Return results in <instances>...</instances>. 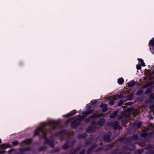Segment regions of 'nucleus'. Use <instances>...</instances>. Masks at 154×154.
Here are the masks:
<instances>
[{
  "label": "nucleus",
  "instance_id": "f257e3e1",
  "mask_svg": "<svg viewBox=\"0 0 154 154\" xmlns=\"http://www.w3.org/2000/svg\"><path fill=\"white\" fill-rule=\"evenodd\" d=\"M41 132L43 137H44V143L46 144L49 145L50 147L53 148L54 146V141L53 139H49L48 138L46 137L48 134V132L46 129L44 130L43 129L41 128H37L36 130L34 131V134H33V137L37 136H40V133Z\"/></svg>",
  "mask_w": 154,
  "mask_h": 154
},
{
  "label": "nucleus",
  "instance_id": "f03ea898",
  "mask_svg": "<svg viewBox=\"0 0 154 154\" xmlns=\"http://www.w3.org/2000/svg\"><path fill=\"white\" fill-rule=\"evenodd\" d=\"M75 143V141L72 140L71 142L69 140H66L62 147V149L64 150H67L69 147H72Z\"/></svg>",
  "mask_w": 154,
  "mask_h": 154
},
{
  "label": "nucleus",
  "instance_id": "7ed1b4c3",
  "mask_svg": "<svg viewBox=\"0 0 154 154\" xmlns=\"http://www.w3.org/2000/svg\"><path fill=\"white\" fill-rule=\"evenodd\" d=\"M81 124L80 122L78 121L76 119L71 123V127L73 129H75L78 127Z\"/></svg>",
  "mask_w": 154,
  "mask_h": 154
},
{
  "label": "nucleus",
  "instance_id": "20e7f679",
  "mask_svg": "<svg viewBox=\"0 0 154 154\" xmlns=\"http://www.w3.org/2000/svg\"><path fill=\"white\" fill-rule=\"evenodd\" d=\"M111 135L112 134L111 133L109 134H105L103 138V140L106 143L111 142V140L110 138V137Z\"/></svg>",
  "mask_w": 154,
  "mask_h": 154
},
{
  "label": "nucleus",
  "instance_id": "39448f33",
  "mask_svg": "<svg viewBox=\"0 0 154 154\" xmlns=\"http://www.w3.org/2000/svg\"><path fill=\"white\" fill-rule=\"evenodd\" d=\"M122 149L126 151L130 150L133 151L135 149V146L134 144H131L129 146H124L123 147Z\"/></svg>",
  "mask_w": 154,
  "mask_h": 154
},
{
  "label": "nucleus",
  "instance_id": "423d86ee",
  "mask_svg": "<svg viewBox=\"0 0 154 154\" xmlns=\"http://www.w3.org/2000/svg\"><path fill=\"white\" fill-rule=\"evenodd\" d=\"M110 126L113 127L114 130H116L119 128V125L118 121H115L110 123Z\"/></svg>",
  "mask_w": 154,
  "mask_h": 154
},
{
  "label": "nucleus",
  "instance_id": "0eeeda50",
  "mask_svg": "<svg viewBox=\"0 0 154 154\" xmlns=\"http://www.w3.org/2000/svg\"><path fill=\"white\" fill-rule=\"evenodd\" d=\"M31 141L29 139H26L22 141L20 144V146H23L25 145H29L30 144Z\"/></svg>",
  "mask_w": 154,
  "mask_h": 154
},
{
  "label": "nucleus",
  "instance_id": "6e6552de",
  "mask_svg": "<svg viewBox=\"0 0 154 154\" xmlns=\"http://www.w3.org/2000/svg\"><path fill=\"white\" fill-rule=\"evenodd\" d=\"M107 106V105L106 103H101L100 105V108H103L102 112H106L108 110V108Z\"/></svg>",
  "mask_w": 154,
  "mask_h": 154
},
{
  "label": "nucleus",
  "instance_id": "1a4fd4ad",
  "mask_svg": "<svg viewBox=\"0 0 154 154\" xmlns=\"http://www.w3.org/2000/svg\"><path fill=\"white\" fill-rule=\"evenodd\" d=\"M152 132H150L149 133H147L146 132H145L140 134V136L142 137L146 138L147 136L150 137L152 134Z\"/></svg>",
  "mask_w": 154,
  "mask_h": 154
},
{
  "label": "nucleus",
  "instance_id": "9d476101",
  "mask_svg": "<svg viewBox=\"0 0 154 154\" xmlns=\"http://www.w3.org/2000/svg\"><path fill=\"white\" fill-rule=\"evenodd\" d=\"M105 121V119L104 118H102L98 120L97 124L99 126H102L104 124Z\"/></svg>",
  "mask_w": 154,
  "mask_h": 154
},
{
  "label": "nucleus",
  "instance_id": "9b49d317",
  "mask_svg": "<svg viewBox=\"0 0 154 154\" xmlns=\"http://www.w3.org/2000/svg\"><path fill=\"white\" fill-rule=\"evenodd\" d=\"M95 128V126H90L86 129V132L88 133H92L93 132Z\"/></svg>",
  "mask_w": 154,
  "mask_h": 154
},
{
  "label": "nucleus",
  "instance_id": "f8f14e48",
  "mask_svg": "<svg viewBox=\"0 0 154 154\" xmlns=\"http://www.w3.org/2000/svg\"><path fill=\"white\" fill-rule=\"evenodd\" d=\"M76 111L75 110H73L72 112H69L66 115L63 116L65 117H69L72 116L75 114L76 113Z\"/></svg>",
  "mask_w": 154,
  "mask_h": 154
},
{
  "label": "nucleus",
  "instance_id": "ddd939ff",
  "mask_svg": "<svg viewBox=\"0 0 154 154\" xmlns=\"http://www.w3.org/2000/svg\"><path fill=\"white\" fill-rule=\"evenodd\" d=\"M97 146L96 144H95L93 146H91L89 149H88L87 151V153L88 154L91 152L92 150L95 148Z\"/></svg>",
  "mask_w": 154,
  "mask_h": 154
},
{
  "label": "nucleus",
  "instance_id": "4468645a",
  "mask_svg": "<svg viewBox=\"0 0 154 154\" xmlns=\"http://www.w3.org/2000/svg\"><path fill=\"white\" fill-rule=\"evenodd\" d=\"M136 84V83L134 80H132L128 83V86L129 88L132 87Z\"/></svg>",
  "mask_w": 154,
  "mask_h": 154
},
{
  "label": "nucleus",
  "instance_id": "2eb2a0df",
  "mask_svg": "<svg viewBox=\"0 0 154 154\" xmlns=\"http://www.w3.org/2000/svg\"><path fill=\"white\" fill-rule=\"evenodd\" d=\"M154 149V145L149 144L146 146L145 147V149L146 150H150Z\"/></svg>",
  "mask_w": 154,
  "mask_h": 154
},
{
  "label": "nucleus",
  "instance_id": "dca6fc26",
  "mask_svg": "<svg viewBox=\"0 0 154 154\" xmlns=\"http://www.w3.org/2000/svg\"><path fill=\"white\" fill-rule=\"evenodd\" d=\"M87 136V135L85 133H84L82 134H79L78 136V138L79 139H84Z\"/></svg>",
  "mask_w": 154,
  "mask_h": 154
},
{
  "label": "nucleus",
  "instance_id": "f3484780",
  "mask_svg": "<svg viewBox=\"0 0 154 154\" xmlns=\"http://www.w3.org/2000/svg\"><path fill=\"white\" fill-rule=\"evenodd\" d=\"M79 118H76L75 117H73L72 119H76L78 121L80 122H81L85 118L83 116L79 115Z\"/></svg>",
  "mask_w": 154,
  "mask_h": 154
},
{
  "label": "nucleus",
  "instance_id": "a211bd4d",
  "mask_svg": "<svg viewBox=\"0 0 154 154\" xmlns=\"http://www.w3.org/2000/svg\"><path fill=\"white\" fill-rule=\"evenodd\" d=\"M119 149L117 148L113 149L111 152V154H122L120 152H118Z\"/></svg>",
  "mask_w": 154,
  "mask_h": 154
},
{
  "label": "nucleus",
  "instance_id": "6ab92c4d",
  "mask_svg": "<svg viewBox=\"0 0 154 154\" xmlns=\"http://www.w3.org/2000/svg\"><path fill=\"white\" fill-rule=\"evenodd\" d=\"M94 116V118H99L102 116H104V114L103 113H101L100 114H93Z\"/></svg>",
  "mask_w": 154,
  "mask_h": 154
},
{
  "label": "nucleus",
  "instance_id": "aec40b11",
  "mask_svg": "<svg viewBox=\"0 0 154 154\" xmlns=\"http://www.w3.org/2000/svg\"><path fill=\"white\" fill-rule=\"evenodd\" d=\"M118 111H117L114 112L110 115V117L111 119H113L117 116Z\"/></svg>",
  "mask_w": 154,
  "mask_h": 154
},
{
  "label": "nucleus",
  "instance_id": "412c9836",
  "mask_svg": "<svg viewBox=\"0 0 154 154\" xmlns=\"http://www.w3.org/2000/svg\"><path fill=\"white\" fill-rule=\"evenodd\" d=\"M2 148L3 149H5L7 148H10L11 146L9 145V143H8V144L4 143V144H2Z\"/></svg>",
  "mask_w": 154,
  "mask_h": 154
},
{
  "label": "nucleus",
  "instance_id": "4be33fe9",
  "mask_svg": "<svg viewBox=\"0 0 154 154\" xmlns=\"http://www.w3.org/2000/svg\"><path fill=\"white\" fill-rule=\"evenodd\" d=\"M144 151V150L143 149H139L135 151V154H141Z\"/></svg>",
  "mask_w": 154,
  "mask_h": 154
},
{
  "label": "nucleus",
  "instance_id": "5701e85b",
  "mask_svg": "<svg viewBox=\"0 0 154 154\" xmlns=\"http://www.w3.org/2000/svg\"><path fill=\"white\" fill-rule=\"evenodd\" d=\"M128 139L129 140H137L138 139V136L137 134H134L132 137H129Z\"/></svg>",
  "mask_w": 154,
  "mask_h": 154
},
{
  "label": "nucleus",
  "instance_id": "b1692460",
  "mask_svg": "<svg viewBox=\"0 0 154 154\" xmlns=\"http://www.w3.org/2000/svg\"><path fill=\"white\" fill-rule=\"evenodd\" d=\"M94 116L93 114L91 116H90L88 118H86L85 119V122H88L90 121V120L91 119H94Z\"/></svg>",
  "mask_w": 154,
  "mask_h": 154
},
{
  "label": "nucleus",
  "instance_id": "393cba45",
  "mask_svg": "<svg viewBox=\"0 0 154 154\" xmlns=\"http://www.w3.org/2000/svg\"><path fill=\"white\" fill-rule=\"evenodd\" d=\"M143 91L141 88L137 92L136 94L137 96H140L143 93Z\"/></svg>",
  "mask_w": 154,
  "mask_h": 154
},
{
  "label": "nucleus",
  "instance_id": "a878e982",
  "mask_svg": "<svg viewBox=\"0 0 154 154\" xmlns=\"http://www.w3.org/2000/svg\"><path fill=\"white\" fill-rule=\"evenodd\" d=\"M59 124V122H54V124L53 126L51 127V129L52 130H54L55 129L58 124Z\"/></svg>",
  "mask_w": 154,
  "mask_h": 154
},
{
  "label": "nucleus",
  "instance_id": "bb28decb",
  "mask_svg": "<svg viewBox=\"0 0 154 154\" xmlns=\"http://www.w3.org/2000/svg\"><path fill=\"white\" fill-rule=\"evenodd\" d=\"M124 82V79L122 78H120L118 80V82L119 85H122Z\"/></svg>",
  "mask_w": 154,
  "mask_h": 154
},
{
  "label": "nucleus",
  "instance_id": "cd10ccee",
  "mask_svg": "<svg viewBox=\"0 0 154 154\" xmlns=\"http://www.w3.org/2000/svg\"><path fill=\"white\" fill-rule=\"evenodd\" d=\"M47 149V147L45 146H41L38 149L39 151H43L46 150Z\"/></svg>",
  "mask_w": 154,
  "mask_h": 154
},
{
  "label": "nucleus",
  "instance_id": "c85d7f7f",
  "mask_svg": "<svg viewBox=\"0 0 154 154\" xmlns=\"http://www.w3.org/2000/svg\"><path fill=\"white\" fill-rule=\"evenodd\" d=\"M137 60L139 62H141L140 65L141 66H146L145 63L144 62L143 60V59L141 58H138Z\"/></svg>",
  "mask_w": 154,
  "mask_h": 154
},
{
  "label": "nucleus",
  "instance_id": "c756f323",
  "mask_svg": "<svg viewBox=\"0 0 154 154\" xmlns=\"http://www.w3.org/2000/svg\"><path fill=\"white\" fill-rule=\"evenodd\" d=\"M152 91V88H148L145 91V94H148Z\"/></svg>",
  "mask_w": 154,
  "mask_h": 154
},
{
  "label": "nucleus",
  "instance_id": "7c9ffc66",
  "mask_svg": "<svg viewBox=\"0 0 154 154\" xmlns=\"http://www.w3.org/2000/svg\"><path fill=\"white\" fill-rule=\"evenodd\" d=\"M12 144L14 146H16L19 144V142L17 141H15L12 142Z\"/></svg>",
  "mask_w": 154,
  "mask_h": 154
},
{
  "label": "nucleus",
  "instance_id": "2f4dec72",
  "mask_svg": "<svg viewBox=\"0 0 154 154\" xmlns=\"http://www.w3.org/2000/svg\"><path fill=\"white\" fill-rule=\"evenodd\" d=\"M134 108L132 107L128 108L126 110V112H131L133 111Z\"/></svg>",
  "mask_w": 154,
  "mask_h": 154
},
{
  "label": "nucleus",
  "instance_id": "473e14b6",
  "mask_svg": "<svg viewBox=\"0 0 154 154\" xmlns=\"http://www.w3.org/2000/svg\"><path fill=\"white\" fill-rule=\"evenodd\" d=\"M149 98L152 100H154V93H152L149 95Z\"/></svg>",
  "mask_w": 154,
  "mask_h": 154
},
{
  "label": "nucleus",
  "instance_id": "72a5a7b5",
  "mask_svg": "<svg viewBox=\"0 0 154 154\" xmlns=\"http://www.w3.org/2000/svg\"><path fill=\"white\" fill-rule=\"evenodd\" d=\"M124 103V101L122 100H121L119 102L118 104L117 105L118 106H120L122 105Z\"/></svg>",
  "mask_w": 154,
  "mask_h": 154
},
{
  "label": "nucleus",
  "instance_id": "f704fd0d",
  "mask_svg": "<svg viewBox=\"0 0 154 154\" xmlns=\"http://www.w3.org/2000/svg\"><path fill=\"white\" fill-rule=\"evenodd\" d=\"M142 126V123L141 122L137 123L136 124V126L137 128H140Z\"/></svg>",
  "mask_w": 154,
  "mask_h": 154
},
{
  "label": "nucleus",
  "instance_id": "c9c22d12",
  "mask_svg": "<svg viewBox=\"0 0 154 154\" xmlns=\"http://www.w3.org/2000/svg\"><path fill=\"white\" fill-rule=\"evenodd\" d=\"M149 86H151L154 84V80L147 83Z\"/></svg>",
  "mask_w": 154,
  "mask_h": 154
},
{
  "label": "nucleus",
  "instance_id": "e433bc0d",
  "mask_svg": "<svg viewBox=\"0 0 154 154\" xmlns=\"http://www.w3.org/2000/svg\"><path fill=\"white\" fill-rule=\"evenodd\" d=\"M82 114L83 115V116L84 118H85L88 114V113L87 112V111L83 112H82Z\"/></svg>",
  "mask_w": 154,
  "mask_h": 154
},
{
  "label": "nucleus",
  "instance_id": "4c0bfd02",
  "mask_svg": "<svg viewBox=\"0 0 154 154\" xmlns=\"http://www.w3.org/2000/svg\"><path fill=\"white\" fill-rule=\"evenodd\" d=\"M25 151H29L32 150V149L30 147H28L25 148Z\"/></svg>",
  "mask_w": 154,
  "mask_h": 154
},
{
  "label": "nucleus",
  "instance_id": "58836bf2",
  "mask_svg": "<svg viewBox=\"0 0 154 154\" xmlns=\"http://www.w3.org/2000/svg\"><path fill=\"white\" fill-rule=\"evenodd\" d=\"M64 132V131H61L58 133L57 134L59 136H61L63 134Z\"/></svg>",
  "mask_w": 154,
  "mask_h": 154
},
{
  "label": "nucleus",
  "instance_id": "ea45409f",
  "mask_svg": "<svg viewBox=\"0 0 154 154\" xmlns=\"http://www.w3.org/2000/svg\"><path fill=\"white\" fill-rule=\"evenodd\" d=\"M97 103V101L96 100H92L91 102V104L92 105H94Z\"/></svg>",
  "mask_w": 154,
  "mask_h": 154
},
{
  "label": "nucleus",
  "instance_id": "a19ab883",
  "mask_svg": "<svg viewBox=\"0 0 154 154\" xmlns=\"http://www.w3.org/2000/svg\"><path fill=\"white\" fill-rule=\"evenodd\" d=\"M149 86L148 85V83H147L145 85H143V86H142L141 87V89H143L146 88H147V87H148Z\"/></svg>",
  "mask_w": 154,
  "mask_h": 154
},
{
  "label": "nucleus",
  "instance_id": "79ce46f5",
  "mask_svg": "<svg viewBox=\"0 0 154 154\" xmlns=\"http://www.w3.org/2000/svg\"><path fill=\"white\" fill-rule=\"evenodd\" d=\"M136 68L137 70H140L141 69V67L139 64H137L136 65Z\"/></svg>",
  "mask_w": 154,
  "mask_h": 154
},
{
  "label": "nucleus",
  "instance_id": "37998d69",
  "mask_svg": "<svg viewBox=\"0 0 154 154\" xmlns=\"http://www.w3.org/2000/svg\"><path fill=\"white\" fill-rule=\"evenodd\" d=\"M94 111V110L92 109H89L87 112L88 114H90L92 113Z\"/></svg>",
  "mask_w": 154,
  "mask_h": 154
},
{
  "label": "nucleus",
  "instance_id": "c03bdc74",
  "mask_svg": "<svg viewBox=\"0 0 154 154\" xmlns=\"http://www.w3.org/2000/svg\"><path fill=\"white\" fill-rule=\"evenodd\" d=\"M14 149H10L8 151V152L9 154H11V153L14 151Z\"/></svg>",
  "mask_w": 154,
  "mask_h": 154
},
{
  "label": "nucleus",
  "instance_id": "a18cd8bd",
  "mask_svg": "<svg viewBox=\"0 0 154 154\" xmlns=\"http://www.w3.org/2000/svg\"><path fill=\"white\" fill-rule=\"evenodd\" d=\"M85 149H83L81 151L79 154H85Z\"/></svg>",
  "mask_w": 154,
  "mask_h": 154
},
{
  "label": "nucleus",
  "instance_id": "49530a36",
  "mask_svg": "<svg viewBox=\"0 0 154 154\" xmlns=\"http://www.w3.org/2000/svg\"><path fill=\"white\" fill-rule=\"evenodd\" d=\"M81 148V146H79L77 147L75 149L78 152L79 151V150Z\"/></svg>",
  "mask_w": 154,
  "mask_h": 154
},
{
  "label": "nucleus",
  "instance_id": "de8ad7c7",
  "mask_svg": "<svg viewBox=\"0 0 154 154\" xmlns=\"http://www.w3.org/2000/svg\"><path fill=\"white\" fill-rule=\"evenodd\" d=\"M149 108L151 109H152L154 110V104H152L149 107Z\"/></svg>",
  "mask_w": 154,
  "mask_h": 154
},
{
  "label": "nucleus",
  "instance_id": "09e8293b",
  "mask_svg": "<svg viewBox=\"0 0 154 154\" xmlns=\"http://www.w3.org/2000/svg\"><path fill=\"white\" fill-rule=\"evenodd\" d=\"M60 149L59 148L56 149L54 150V152H59Z\"/></svg>",
  "mask_w": 154,
  "mask_h": 154
},
{
  "label": "nucleus",
  "instance_id": "8fccbe9b",
  "mask_svg": "<svg viewBox=\"0 0 154 154\" xmlns=\"http://www.w3.org/2000/svg\"><path fill=\"white\" fill-rule=\"evenodd\" d=\"M122 118V117L120 115H118L117 117V119L118 120H120Z\"/></svg>",
  "mask_w": 154,
  "mask_h": 154
},
{
  "label": "nucleus",
  "instance_id": "3c124183",
  "mask_svg": "<svg viewBox=\"0 0 154 154\" xmlns=\"http://www.w3.org/2000/svg\"><path fill=\"white\" fill-rule=\"evenodd\" d=\"M148 153L149 154H154V150H150Z\"/></svg>",
  "mask_w": 154,
  "mask_h": 154
},
{
  "label": "nucleus",
  "instance_id": "603ef678",
  "mask_svg": "<svg viewBox=\"0 0 154 154\" xmlns=\"http://www.w3.org/2000/svg\"><path fill=\"white\" fill-rule=\"evenodd\" d=\"M109 104L111 105H113L114 104V102L113 101H110L109 102Z\"/></svg>",
  "mask_w": 154,
  "mask_h": 154
},
{
  "label": "nucleus",
  "instance_id": "864d4df0",
  "mask_svg": "<svg viewBox=\"0 0 154 154\" xmlns=\"http://www.w3.org/2000/svg\"><path fill=\"white\" fill-rule=\"evenodd\" d=\"M86 107L87 109H90L91 107V105L87 104L86 106Z\"/></svg>",
  "mask_w": 154,
  "mask_h": 154
},
{
  "label": "nucleus",
  "instance_id": "5fc2aeb1",
  "mask_svg": "<svg viewBox=\"0 0 154 154\" xmlns=\"http://www.w3.org/2000/svg\"><path fill=\"white\" fill-rule=\"evenodd\" d=\"M6 151L4 150H0V154H2L5 153L6 152Z\"/></svg>",
  "mask_w": 154,
  "mask_h": 154
},
{
  "label": "nucleus",
  "instance_id": "6e6d98bb",
  "mask_svg": "<svg viewBox=\"0 0 154 154\" xmlns=\"http://www.w3.org/2000/svg\"><path fill=\"white\" fill-rule=\"evenodd\" d=\"M20 151L21 152H25V148L20 150Z\"/></svg>",
  "mask_w": 154,
  "mask_h": 154
},
{
  "label": "nucleus",
  "instance_id": "4d7b16f0",
  "mask_svg": "<svg viewBox=\"0 0 154 154\" xmlns=\"http://www.w3.org/2000/svg\"><path fill=\"white\" fill-rule=\"evenodd\" d=\"M102 149V147L99 148L96 151H100Z\"/></svg>",
  "mask_w": 154,
  "mask_h": 154
},
{
  "label": "nucleus",
  "instance_id": "13d9d810",
  "mask_svg": "<svg viewBox=\"0 0 154 154\" xmlns=\"http://www.w3.org/2000/svg\"><path fill=\"white\" fill-rule=\"evenodd\" d=\"M73 152L74 153V154H76L77 152H78L75 149V150H73Z\"/></svg>",
  "mask_w": 154,
  "mask_h": 154
},
{
  "label": "nucleus",
  "instance_id": "bf43d9fd",
  "mask_svg": "<svg viewBox=\"0 0 154 154\" xmlns=\"http://www.w3.org/2000/svg\"><path fill=\"white\" fill-rule=\"evenodd\" d=\"M95 124V122H92L91 123V125H93Z\"/></svg>",
  "mask_w": 154,
  "mask_h": 154
},
{
  "label": "nucleus",
  "instance_id": "052dcab7",
  "mask_svg": "<svg viewBox=\"0 0 154 154\" xmlns=\"http://www.w3.org/2000/svg\"><path fill=\"white\" fill-rule=\"evenodd\" d=\"M23 64V63H22V62H20V63H19V65H20V66H21V65H22Z\"/></svg>",
  "mask_w": 154,
  "mask_h": 154
},
{
  "label": "nucleus",
  "instance_id": "680f3d73",
  "mask_svg": "<svg viewBox=\"0 0 154 154\" xmlns=\"http://www.w3.org/2000/svg\"><path fill=\"white\" fill-rule=\"evenodd\" d=\"M47 125L46 124H44L43 125V127L45 128V127H46V126Z\"/></svg>",
  "mask_w": 154,
  "mask_h": 154
},
{
  "label": "nucleus",
  "instance_id": "e2e57ef3",
  "mask_svg": "<svg viewBox=\"0 0 154 154\" xmlns=\"http://www.w3.org/2000/svg\"><path fill=\"white\" fill-rule=\"evenodd\" d=\"M15 154H22V153L18 152V153H16Z\"/></svg>",
  "mask_w": 154,
  "mask_h": 154
},
{
  "label": "nucleus",
  "instance_id": "0e129e2a",
  "mask_svg": "<svg viewBox=\"0 0 154 154\" xmlns=\"http://www.w3.org/2000/svg\"><path fill=\"white\" fill-rule=\"evenodd\" d=\"M125 154H131L130 153V152H127V153H125Z\"/></svg>",
  "mask_w": 154,
  "mask_h": 154
},
{
  "label": "nucleus",
  "instance_id": "69168bd1",
  "mask_svg": "<svg viewBox=\"0 0 154 154\" xmlns=\"http://www.w3.org/2000/svg\"><path fill=\"white\" fill-rule=\"evenodd\" d=\"M89 143V142H86V145H88V143Z\"/></svg>",
  "mask_w": 154,
  "mask_h": 154
},
{
  "label": "nucleus",
  "instance_id": "338daca9",
  "mask_svg": "<svg viewBox=\"0 0 154 154\" xmlns=\"http://www.w3.org/2000/svg\"><path fill=\"white\" fill-rule=\"evenodd\" d=\"M2 142V140H1V139L0 138V143H1Z\"/></svg>",
  "mask_w": 154,
  "mask_h": 154
},
{
  "label": "nucleus",
  "instance_id": "774afa93",
  "mask_svg": "<svg viewBox=\"0 0 154 154\" xmlns=\"http://www.w3.org/2000/svg\"><path fill=\"white\" fill-rule=\"evenodd\" d=\"M152 73L154 74V69H153L152 71Z\"/></svg>",
  "mask_w": 154,
  "mask_h": 154
}]
</instances>
